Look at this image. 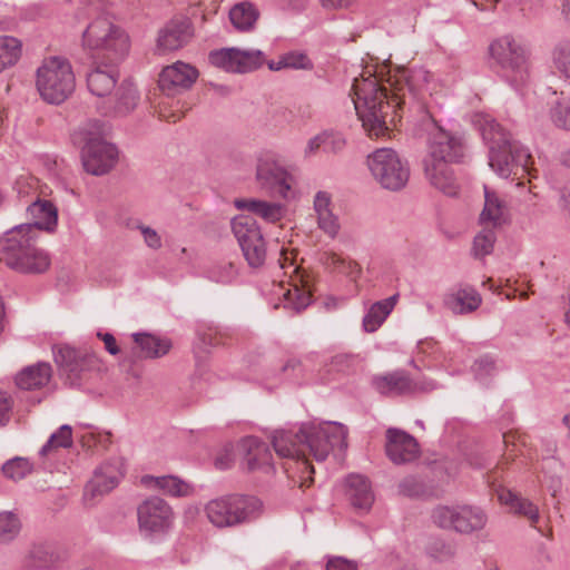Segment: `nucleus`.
Instances as JSON below:
<instances>
[{
	"label": "nucleus",
	"mask_w": 570,
	"mask_h": 570,
	"mask_svg": "<svg viewBox=\"0 0 570 570\" xmlns=\"http://www.w3.org/2000/svg\"><path fill=\"white\" fill-rule=\"evenodd\" d=\"M134 341L141 350V356L146 358L161 357L170 350V342L147 333L132 334Z\"/></svg>",
	"instance_id": "obj_40"
},
{
	"label": "nucleus",
	"mask_w": 570,
	"mask_h": 570,
	"mask_svg": "<svg viewBox=\"0 0 570 570\" xmlns=\"http://www.w3.org/2000/svg\"><path fill=\"white\" fill-rule=\"evenodd\" d=\"M24 264L29 265L30 266V269L28 271H17L18 273H21V274H41V273H45L46 271H48V268L50 267V264H51V261H50V257L48 255V253L45 250V266H38V259L33 258V256H27L26 258L22 257L21 259Z\"/></svg>",
	"instance_id": "obj_55"
},
{
	"label": "nucleus",
	"mask_w": 570,
	"mask_h": 570,
	"mask_svg": "<svg viewBox=\"0 0 570 570\" xmlns=\"http://www.w3.org/2000/svg\"><path fill=\"white\" fill-rule=\"evenodd\" d=\"M286 298L293 303L294 308L297 311L305 308L311 302V295L298 288L297 285H294V288L287 292Z\"/></svg>",
	"instance_id": "obj_54"
},
{
	"label": "nucleus",
	"mask_w": 570,
	"mask_h": 570,
	"mask_svg": "<svg viewBox=\"0 0 570 570\" xmlns=\"http://www.w3.org/2000/svg\"><path fill=\"white\" fill-rule=\"evenodd\" d=\"M498 0H474L473 4L481 11L494 10Z\"/></svg>",
	"instance_id": "obj_64"
},
{
	"label": "nucleus",
	"mask_w": 570,
	"mask_h": 570,
	"mask_svg": "<svg viewBox=\"0 0 570 570\" xmlns=\"http://www.w3.org/2000/svg\"><path fill=\"white\" fill-rule=\"evenodd\" d=\"M313 209L317 227L331 239H335L341 230L340 218L333 212L332 195L320 190L315 194Z\"/></svg>",
	"instance_id": "obj_24"
},
{
	"label": "nucleus",
	"mask_w": 570,
	"mask_h": 570,
	"mask_svg": "<svg viewBox=\"0 0 570 570\" xmlns=\"http://www.w3.org/2000/svg\"><path fill=\"white\" fill-rule=\"evenodd\" d=\"M239 449L243 453V463L248 471L273 470V454L265 442L255 436H247L240 441Z\"/></svg>",
	"instance_id": "obj_23"
},
{
	"label": "nucleus",
	"mask_w": 570,
	"mask_h": 570,
	"mask_svg": "<svg viewBox=\"0 0 570 570\" xmlns=\"http://www.w3.org/2000/svg\"><path fill=\"white\" fill-rule=\"evenodd\" d=\"M399 488L403 494L409 497H417L424 492V484L415 476H406Z\"/></svg>",
	"instance_id": "obj_53"
},
{
	"label": "nucleus",
	"mask_w": 570,
	"mask_h": 570,
	"mask_svg": "<svg viewBox=\"0 0 570 570\" xmlns=\"http://www.w3.org/2000/svg\"><path fill=\"white\" fill-rule=\"evenodd\" d=\"M322 6L327 9H344L354 3L355 0H320Z\"/></svg>",
	"instance_id": "obj_63"
},
{
	"label": "nucleus",
	"mask_w": 570,
	"mask_h": 570,
	"mask_svg": "<svg viewBox=\"0 0 570 570\" xmlns=\"http://www.w3.org/2000/svg\"><path fill=\"white\" fill-rule=\"evenodd\" d=\"M32 471V464L23 458H14L11 460H8L2 465V472L6 478L19 481L23 478H26L29 473Z\"/></svg>",
	"instance_id": "obj_46"
},
{
	"label": "nucleus",
	"mask_w": 570,
	"mask_h": 570,
	"mask_svg": "<svg viewBox=\"0 0 570 570\" xmlns=\"http://www.w3.org/2000/svg\"><path fill=\"white\" fill-rule=\"evenodd\" d=\"M490 55L512 85L519 86L527 81L529 53L512 36L505 35L495 39L490 45Z\"/></svg>",
	"instance_id": "obj_9"
},
{
	"label": "nucleus",
	"mask_w": 570,
	"mask_h": 570,
	"mask_svg": "<svg viewBox=\"0 0 570 570\" xmlns=\"http://www.w3.org/2000/svg\"><path fill=\"white\" fill-rule=\"evenodd\" d=\"M321 149L324 151V140L322 132L308 139L304 149V155L305 157H311L316 155Z\"/></svg>",
	"instance_id": "obj_58"
},
{
	"label": "nucleus",
	"mask_w": 570,
	"mask_h": 570,
	"mask_svg": "<svg viewBox=\"0 0 570 570\" xmlns=\"http://www.w3.org/2000/svg\"><path fill=\"white\" fill-rule=\"evenodd\" d=\"M286 68L289 69H312L311 60L301 52H289L283 56Z\"/></svg>",
	"instance_id": "obj_52"
},
{
	"label": "nucleus",
	"mask_w": 570,
	"mask_h": 570,
	"mask_svg": "<svg viewBox=\"0 0 570 570\" xmlns=\"http://www.w3.org/2000/svg\"><path fill=\"white\" fill-rule=\"evenodd\" d=\"M21 523L12 512H0V543L12 541L19 534Z\"/></svg>",
	"instance_id": "obj_45"
},
{
	"label": "nucleus",
	"mask_w": 570,
	"mask_h": 570,
	"mask_svg": "<svg viewBox=\"0 0 570 570\" xmlns=\"http://www.w3.org/2000/svg\"><path fill=\"white\" fill-rule=\"evenodd\" d=\"M104 135L105 127L99 120H89L72 134L73 144L81 148L85 170L95 176L107 174L118 159L117 148Z\"/></svg>",
	"instance_id": "obj_4"
},
{
	"label": "nucleus",
	"mask_w": 570,
	"mask_h": 570,
	"mask_svg": "<svg viewBox=\"0 0 570 570\" xmlns=\"http://www.w3.org/2000/svg\"><path fill=\"white\" fill-rule=\"evenodd\" d=\"M327 570H357V567L354 562L348 561L344 558H333L328 560L326 564Z\"/></svg>",
	"instance_id": "obj_59"
},
{
	"label": "nucleus",
	"mask_w": 570,
	"mask_h": 570,
	"mask_svg": "<svg viewBox=\"0 0 570 570\" xmlns=\"http://www.w3.org/2000/svg\"><path fill=\"white\" fill-rule=\"evenodd\" d=\"M385 452L395 464H406L420 455L417 441L409 433L391 428L386 431Z\"/></svg>",
	"instance_id": "obj_20"
},
{
	"label": "nucleus",
	"mask_w": 570,
	"mask_h": 570,
	"mask_svg": "<svg viewBox=\"0 0 570 570\" xmlns=\"http://www.w3.org/2000/svg\"><path fill=\"white\" fill-rule=\"evenodd\" d=\"M324 140V153L340 154L346 146V139L341 132L324 130L322 131Z\"/></svg>",
	"instance_id": "obj_50"
},
{
	"label": "nucleus",
	"mask_w": 570,
	"mask_h": 570,
	"mask_svg": "<svg viewBox=\"0 0 570 570\" xmlns=\"http://www.w3.org/2000/svg\"><path fill=\"white\" fill-rule=\"evenodd\" d=\"M432 520L439 528L469 534L482 530L488 517L479 507L438 505L432 511Z\"/></svg>",
	"instance_id": "obj_11"
},
{
	"label": "nucleus",
	"mask_w": 570,
	"mask_h": 570,
	"mask_svg": "<svg viewBox=\"0 0 570 570\" xmlns=\"http://www.w3.org/2000/svg\"><path fill=\"white\" fill-rule=\"evenodd\" d=\"M428 554L435 561L445 562L455 556V548L451 543L434 541L429 546Z\"/></svg>",
	"instance_id": "obj_48"
},
{
	"label": "nucleus",
	"mask_w": 570,
	"mask_h": 570,
	"mask_svg": "<svg viewBox=\"0 0 570 570\" xmlns=\"http://www.w3.org/2000/svg\"><path fill=\"white\" fill-rule=\"evenodd\" d=\"M137 228L140 230L144 242L149 248L158 249L161 247V238L154 228L145 225H138Z\"/></svg>",
	"instance_id": "obj_56"
},
{
	"label": "nucleus",
	"mask_w": 570,
	"mask_h": 570,
	"mask_svg": "<svg viewBox=\"0 0 570 570\" xmlns=\"http://www.w3.org/2000/svg\"><path fill=\"white\" fill-rule=\"evenodd\" d=\"M264 60L263 51L256 49L223 48L209 55V61L213 66L237 73L250 72L259 68Z\"/></svg>",
	"instance_id": "obj_15"
},
{
	"label": "nucleus",
	"mask_w": 570,
	"mask_h": 570,
	"mask_svg": "<svg viewBox=\"0 0 570 570\" xmlns=\"http://www.w3.org/2000/svg\"><path fill=\"white\" fill-rule=\"evenodd\" d=\"M321 262L331 272L343 274L352 281H356L362 274V268L357 262L334 252H325L321 257Z\"/></svg>",
	"instance_id": "obj_38"
},
{
	"label": "nucleus",
	"mask_w": 570,
	"mask_h": 570,
	"mask_svg": "<svg viewBox=\"0 0 570 570\" xmlns=\"http://www.w3.org/2000/svg\"><path fill=\"white\" fill-rule=\"evenodd\" d=\"M53 358L60 373L72 386H79L86 381L90 372L98 370L99 358L94 354L76 350L69 345H57L53 347Z\"/></svg>",
	"instance_id": "obj_12"
},
{
	"label": "nucleus",
	"mask_w": 570,
	"mask_h": 570,
	"mask_svg": "<svg viewBox=\"0 0 570 570\" xmlns=\"http://www.w3.org/2000/svg\"><path fill=\"white\" fill-rule=\"evenodd\" d=\"M139 92L129 79L121 81L106 98L97 102V110L106 117L122 118L131 114L139 102Z\"/></svg>",
	"instance_id": "obj_16"
},
{
	"label": "nucleus",
	"mask_w": 570,
	"mask_h": 570,
	"mask_svg": "<svg viewBox=\"0 0 570 570\" xmlns=\"http://www.w3.org/2000/svg\"><path fill=\"white\" fill-rule=\"evenodd\" d=\"M450 164L444 161L423 163L424 175L434 188L448 196H455L459 193V184L453 170L449 167Z\"/></svg>",
	"instance_id": "obj_26"
},
{
	"label": "nucleus",
	"mask_w": 570,
	"mask_h": 570,
	"mask_svg": "<svg viewBox=\"0 0 570 570\" xmlns=\"http://www.w3.org/2000/svg\"><path fill=\"white\" fill-rule=\"evenodd\" d=\"M472 121L489 146V166L499 176L507 178L512 174L518 175L519 171L522 175L530 174L531 155L529 150L512 140L510 134L500 124L485 114H475Z\"/></svg>",
	"instance_id": "obj_3"
},
{
	"label": "nucleus",
	"mask_w": 570,
	"mask_h": 570,
	"mask_svg": "<svg viewBox=\"0 0 570 570\" xmlns=\"http://www.w3.org/2000/svg\"><path fill=\"white\" fill-rule=\"evenodd\" d=\"M72 445V429L68 424L61 425L50 435L46 444L40 449L39 454L46 456L55 449H68Z\"/></svg>",
	"instance_id": "obj_44"
},
{
	"label": "nucleus",
	"mask_w": 570,
	"mask_h": 570,
	"mask_svg": "<svg viewBox=\"0 0 570 570\" xmlns=\"http://www.w3.org/2000/svg\"><path fill=\"white\" fill-rule=\"evenodd\" d=\"M237 209L259 216L268 223H276L284 216V207L278 203H271L255 198L236 199Z\"/></svg>",
	"instance_id": "obj_31"
},
{
	"label": "nucleus",
	"mask_w": 570,
	"mask_h": 570,
	"mask_svg": "<svg viewBox=\"0 0 570 570\" xmlns=\"http://www.w3.org/2000/svg\"><path fill=\"white\" fill-rule=\"evenodd\" d=\"M374 390L385 396H399L413 393V380L404 371L375 375L372 379Z\"/></svg>",
	"instance_id": "obj_28"
},
{
	"label": "nucleus",
	"mask_w": 570,
	"mask_h": 570,
	"mask_svg": "<svg viewBox=\"0 0 570 570\" xmlns=\"http://www.w3.org/2000/svg\"><path fill=\"white\" fill-rule=\"evenodd\" d=\"M472 372L479 381H485L495 372V361L490 355H482L475 360Z\"/></svg>",
	"instance_id": "obj_47"
},
{
	"label": "nucleus",
	"mask_w": 570,
	"mask_h": 570,
	"mask_svg": "<svg viewBox=\"0 0 570 570\" xmlns=\"http://www.w3.org/2000/svg\"><path fill=\"white\" fill-rule=\"evenodd\" d=\"M36 86L40 97L48 104L63 102L76 86L70 62L58 56L45 58L37 69Z\"/></svg>",
	"instance_id": "obj_6"
},
{
	"label": "nucleus",
	"mask_w": 570,
	"mask_h": 570,
	"mask_svg": "<svg viewBox=\"0 0 570 570\" xmlns=\"http://www.w3.org/2000/svg\"><path fill=\"white\" fill-rule=\"evenodd\" d=\"M204 510L214 527L233 528L258 518L262 502L252 495L230 494L208 501Z\"/></svg>",
	"instance_id": "obj_7"
},
{
	"label": "nucleus",
	"mask_w": 570,
	"mask_h": 570,
	"mask_svg": "<svg viewBox=\"0 0 570 570\" xmlns=\"http://www.w3.org/2000/svg\"><path fill=\"white\" fill-rule=\"evenodd\" d=\"M198 70L186 62L176 61L159 73V88L167 95H176L189 89L197 80Z\"/></svg>",
	"instance_id": "obj_19"
},
{
	"label": "nucleus",
	"mask_w": 570,
	"mask_h": 570,
	"mask_svg": "<svg viewBox=\"0 0 570 570\" xmlns=\"http://www.w3.org/2000/svg\"><path fill=\"white\" fill-rule=\"evenodd\" d=\"M141 482L146 487L159 489L171 497H187L193 492L190 484L174 475H145L141 478Z\"/></svg>",
	"instance_id": "obj_34"
},
{
	"label": "nucleus",
	"mask_w": 570,
	"mask_h": 570,
	"mask_svg": "<svg viewBox=\"0 0 570 570\" xmlns=\"http://www.w3.org/2000/svg\"><path fill=\"white\" fill-rule=\"evenodd\" d=\"M413 393L414 392H431L435 389H438V383L433 380L423 379L420 381H413Z\"/></svg>",
	"instance_id": "obj_62"
},
{
	"label": "nucleus",
	"mask_w": 570,
	"mask_h": 570,
	"mask_svg": "<svg viewBox=\"0 0 570 570\" xmlns=\"http://www.w3.org/2000/svg\"><path fill=\"white\" fill-rule=\"evenodd\" d=\"M508 217L507 203L484 185V205L479 217L480 225L500 228L508 222Z\"/></svg>",
	"instance_id": "obj_27"
},
{
	"label": "nucleus",
	"mask_w": 570,
	"mask_h": 570,
	"mask_svg": "<svg viewBox=\"0 0 570 570\" xmlns=\"http://www.w3.org/2000/svg\"><path fill=\"white\" fill-rule=\"evenodd\" d=\"M210 278L217 283H230L237 275V268L230 262H223L210 269Z\"/></svg>",
	"instance_id": "obj_49"
},
{
	"label": "nucleus",
	"mask_w": 570,
	"mask_h": 570,
	"mask_svg": "<svg viewBox=\"0 0 570 570\" xmlns=\"http://www.w3.org/2000/svg\"><path fill=\"white\" fill-rule=\"evenodd\" d=\"M551 119L557 127L570 130V100L558 102L551 110Z\"/></svg>",
	"instance_id": "obj_51"
},
{
	"label": "nucleus",
	"mask_w": 570,
	"mask_h": 570,
	"mask_svg": "<svg viewBox=\"0 0 570 570\" xmlns=\"http://www.w3.org/2000/svg\"><path fill=\"white\" fill-rule=\"evenodd\" d=\"M32 564L40 570H57L67 560L66 551L49 544H40L31 551Z\"/></svg>",
	"instance_id": "obj_33"
},
{
	"label": "nucleus",
	"mask_w": 570,
	"mask_h": 570,
	"mask_svg": "<svg viewBox=\"0 0 570 570\" xmlns=\"http://www.w3.org/2000/svg\"><path fill=\"white\" fill-rule=\"evenodd\" d=\"M118 77L116 65L106 60H95L92 69L87 75L88 89L101 100L117 87Z\"/></svg>",
	"instance_id": "obj_22"
},
{
	"label": "nucleus",
	"mask_w": 570,
	"mask_h": 570,
	"mask_svg": "<svg viewBox=\"0 0 570 570\" xmlns=\"http://www.w3.org/2000/svg\"><path fill=\"white\" fill-rule=\"evenodd\" d=\"M281 370L287 377H296L302 373L301 361L297 358H289L285 362Z\"/></svg>",
	"instance_id": "obj_60"
},
{
	"label": "nucleus",
	"mask_w": 570,
	"mask_h": 570,
	"mask_svg": "<svg viewBox=\"0 0 570 570\" xmlns=\"http://www.w3.org/2000/svg\"><path fill=\"white\" fill-rule=\"evenodd\" d=\"M464 156V144L460 136L434 126L429 132L428 154L423 163H459Z\"/></svg>",
	"instance_id": "obj_14"
},
{
	"label": "nucleus",
	"mask_w": 570,
	"mask_h": 570,
	"mask_svg": "<svg viewBox=\"0 0 570 570\" xmlns=\"http://www.w3.org/2000/svg\"><path fill=\"white\" fill-rule=\"evenodd\" d=\"M139 529L145 532H163L174 519L170 505L159 497H150L137 508Z\"/></svg>",
	"instance_id": "obj_17"
},
{
	"label": "nucleus",
	"mask_w": 570,
	"mask_h": 570,
	"mask_svg": "<svg viewBox=\"0 0 570 570\" xmlns=\"http://www.w3.org/2000/svg\"><path fill=\"white\" fill-rule=\"evenodd\" d=\"M347 495L352 505L361 511H368L374 497L368 481L358 474H352L346 480Z\"/></svg>",
	"instance_id": "obj_32"
},
{
	"label": "nucleus",
	"mask_w": 570,
	"mask_h": 570,
	"mask_svg": "<svg viewBox=\"0 0 570 570\" xmlns=\"http://www.w3.org/2000/svg\"><path fill=\"white\" fill-rule=\"evenodd\" d=\"M498 499L502 504L509 507L512 512L528 518L533 524L538 522L539 510L531 501L505 488L498 490Z\"/></svg>",
	"instance_id": "obj_37"
},
{
	"label": "nucleus",
	"mask_w": 570,
	"mask_h": 570,
	"mask_svg": "<svg viewBox=\"0 0 570 570\" xmlns=\"http://www.w3.org/2000/svg\"><path fill=\"white\" fill-rule=\"evenodd\" d=\"M259 17V12L250 2H240L229 10V20L232 24L242 32H248L254 29Z\"/></svg>",
	"instance_id": "obj_39"
},
{
	"label": "nucleus",
	"mask_w": 570,
	"mask_h": 570,
	"mask_svg": "<svg viewBox=\"0 0 570 570\" xmlns=\"http://www.w3.org/2000/svg\"><path fill=\"white\" fill-rule=\"evenodd\" d=\"M31 225H17L0 237V262L12 271H28L30 266L21 259L28 255L38 259V266H45V250L36 246L37 235Z\"/></svg>",
	"instance_id": "obj_8"
},
{
	"label": "nucleus",
	"mask_w": 570,
	"mask_h": 570,
	"mask_svg": "<svg viewBox=\"0 0 570 570\" xmlns=\"http://www.w3.org/2000/svg\"><path fill=\"white\" fill-rule=\"evenodd\" d=\"M124 476L122 463L119 460L99 466L85 488V497L96 498L115 489Z\"/></svg>",
	"instance_id": "obj_21"
},
{
	"label": "nucleus",
	"mask_w": 570,
	"mask_h": 570,
	"mask_svg": "<svg viewBox=\"0 0 570 570\" xmlns=\"http://www.w3.org/2000/svg\"><path fill=\"white\" fill-rule=\"evenodd\" d=\"M232 230L248 265L261 267L266 259V244L257 222L252 216L239 215L232 220Z\"/></svg>",
	"instance_id": "obj_13"
},
{
	"label": "nucleus",
	"mask_w": 570,
	"mask_h": 570,
	"mask_svg": "<svg viewBox=\"0 0 570 570\" xmlns=\"http://www.w3.org/2000/svg\"><path fill=\"white\" fill-rule=\"evenodd\" d=\"M12 405V399L7 393L0 391V426L9 422Z\"/></svg>",
	"instance_id": "obj_57"
},
{
	"label": "nucleus",
	"mask_w": 570,
	"mask_h": 570,
	"mask_svg": "<svg viewBox=\"0 0 570 570\" xmlns=\"http://www.w3.org/2000/svg\"><path fill=\"white\" fill-rule=\"evenodd\" d=\"M27 214L31 222L24 225H31V232L37 235V230L52 232L57 226V208L48 200L36 199L27 207Z\"/></svg>",
	"instance_id": "obj_29"
},
{
	"label": "nucleus",
	"mask_w": 570,
	"mask_h": 570,
	"mask_svg": "<svg viewBox=\"0 0 570 570\" xmlns=\"http://www.w3.org/2000/svg\"><path fill=\"white\" fill-rule=\"evenodd\" d=\"M366 163L373 178L385 189L400 190L409 181V164L392 148L374 150Z\"/></svg>",
	"instance_id": "obj_10"
},
{
	"label": "nucleus",
	"mask_w": 570,
	"mask_h": 570,
	"mask_svg": "<svg viewBox=\"0 0 570 570\" xmlns=\"http://www.w3.org/2000/svg\"><path fill=\"white\" fill-rule=\"evenodd\" d=\"M482 229L473 239L472 254L475 258H483L493 252L497 242V229L494 227L481 226Z\"/></svg>",
	"instance_id": "obj_43"
},
{
	"label": "nucleus",
	"mask_w": 570,
	"mask_h": 570,
	"mask_svg": "<svg viewBox=\"0 0 570 570\" xmlns=\"http://www.w3.org/2000/svg\"><path fill=\"white\" fill-rule=\"evenodd\" d=\"M98 337L101 338V341L105 343V348L111 354V355H116L119 353V347L116 343V338L114 337L112 334L110 333H105V334H101V333H98Z\"/></svg>",
	"instance_id": "obj_61"
},
{
	"label": "nucleus",
	"mask_w": 570,
	"mask_h": 570,
	"mask_svg": "<svg viewBox=\"0 0 570 570\" xmlns=\"http://www.w3.org/2000/svg\"><path fill=\"white\" fill-rule=\"evenodd\" d=\"M52 375L49 363L39 362L24 367L17 376L16 384L21 390H39L46 386Z\"/></svg>",
	"instance_id": "obj_30"
},
{
	"label": "nucleus",
	"mask_w": 570,
	"mask_h": 570,
	"mask_svg": "<svg viewBox=\"0 0 570 570\" xmlns=\"http://www.w3.org/2000/svg\"><path fill=\"white\" fill-rule=\"evenodd\" d=\"M191 35V28L188 20H171L158 33L157 50L160 53L177 50L188 42Z\"/></svg>",
	"instance_id": "obj_25"
},
{
	"label": "nucleus",
	"mask_w": 570,
	"mask_h": 570,
	"mask_svg": "<svg viewBox=\"0 0 570 570\" xmlns=\"http://www.w3.org/2000/svg\"><path fill=\"white\" fill-rule=\"evenodd\" d=\"M82 46L96 52V60L117 65L128 56L130 42L128 35L120 27L101 17L94 20L83 31Z\"/></svg>",
	"instance_id": "obj_5"
},
{
	"label": "nucleus",
	"mask_w": 570,
	"mask_h": 570,
	"mask_svg": "<svg viewBox=\"0 0 570 570\" xmlns=\"http://www.w3.org/2000/svg\"><path fill=\"white\" fill-rule=\"evenodd\" d=\"M346 433L345 426L335 422H309L303 423L297 431L276 430L272 444L278 456L295 459L303 472L313 473L308 456L323 462L335 446L345 445Z\"/></svg>",
	"instance_id": "obj_2"
},
{
	"label": "nucleus",
	"mask_w": 570,
	"mask_h": 570,
	"mask_svg": "<svg viewBox=\"0 0 570 570\" xmlns=\"http://www.w3.org/2000/svg\"><path fill=\"white\" fill-rule=\"evenodd\" d=\"M554 69L563 78L570 80V38L558 41L551 51Z\"/></svg>",
	"instance_id": "obj_42"
},
{
	"label": "nucleus",
	"mask_w": 570,
	"mask_h": 570,
	"mask_svg": "<svg viewBox=\"0 0 570 570\" xmlns=\"http://www.w3.org/2000/svg\"><path fill=\"white\" fill-rule=\"evenodd\" d=\"M22 55V42L12 36H0V73L13 67Z\"/></svg>",
	"instance_id": "obj_41"
},
{
	"label": "nucleus",
	"mask_w": 570,
	"mask_h": 570,
	"mask_svg": "<svg viewBox=\"0 0 570 570\" xmlns=\"http://www.w3.org/2000/svg\"><path fill=\"white\" fill-rule=\"evenodd\" d=\"M444 303L454 314H465L480 306L481 296L474 288L464 287L446 295Z\"/></svg>",
	"instance_id": "obj_35"
},
{
	"label": "nucleus",
	"mask_w": 570,
	"mask_h": 570,
	"mask_svg": "<svg viewBox=\"0 0 570 570\" xmlns=\"http://www.w3.org/2000/svg\"><path fill=\"white\" fill-rule=\"evenodd\" d=\"M424 69H399L385 82L364 75L352 85L353 104L364 129L371 136H381L387 124L394 122L399 111L410 104L428 82Z\"/></svg>",
	"instance_id": "obj_1"
},
{
	"label": "nucleus",
	"mask_w": 570,
	"mask_h": 570,
	"mask_svg": "<svg viewBox=\"0 0 570 570\" xmlns=\"http://www.w3.org/2000/svg\"><path fill=\"white\" fill-rule=\"evenodd\" d=\"M291 176L271 156H261L256 166V180L259 187L271 195L286 198L289 190Z\"/></svg>",
	"instance_id": "obj_18"
},
{
	"label": "nucleus",
	"mask_w": 570,
	"mask_h": 570,
	"mask_svg": "<svg viewBox=\"0 0 570 570\" xmlns=\"http://www.w3.org/2000/svg\"><path fill=\"white\" fill-rule=\"evenodd\" d=\"M399 295L395 294L371 305L363 317V328L367 333L375 332L394 309Z\"/></svg>",
	"instance_id": "obj_36"
}]
</instances>
